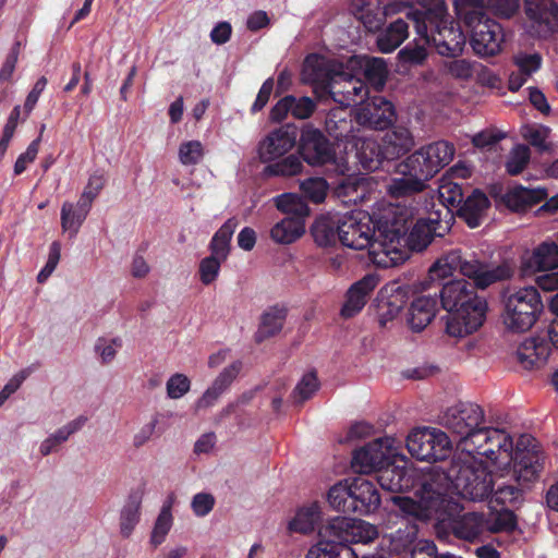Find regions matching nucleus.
<instances>
[{
    "mask_svg": "<svg viewBox=\"0 0 558 558\" xmlns=\"http://www.w3.org/2000/svg\"><path fill=\"white\" fill-rule=\"evenodd\" d=\"M484 411L472 402H459L444 413L441 424L458 438V449L445 472L433 466L417 490L420 501L396 498L402 511L426 517L444 506L446 493L469 500H483L494 492L497 502L513 504L521 487L533 482L544 463L539 445L521 435L513 450L512 438L499 428L484 427Z\"/></svg>",
    "mask_w": 558,
    "mask_h": 558,
    "instance_id": "f257e3e1",
    "label": "nucleus"
},
{
    "mask_svg": "<svg viewBox=\"0 0 558 558\" xmlns=\"http://www.w3.org/2000/svg\"><path fill=\"white\" fill-rule=\"evenodd\" d=\"M440 298L447 312L445 331L449 337L463 339L481 329L487 303L476 294L474 284L464 279L450 281L442 287Z\"/></svg>",
    "mask_w": 558,
    "mask_h": 558,
    "instance_id": "f03ea898",
    "label": "nucleus"
},
{
    "mask_svg": "<svg viewBox=\"0 0 558 558\" xmlns=\"http://www.w3.org/2000/svg\"><path fill=\"white\" fill-rule=\"evenodd\" d=\"M454 153V146L446 141L421 147L397 165L396 177L387 183L388 193L400 197L422 191L425 182L453 159Z\"/></svg>",
    "mask_w": 558,
    "mask_h": 558,
    "instance_id": "7ed1b4c3",
    "label": "nucleus"
},
{
    "mask_svg": "<svg viewBox=\"0 0 558 558\" xmlns=\"http://www.w3.org/2000/svg\"><path fill=\"white\" fill-rule=\"evenodd\" d=\"M411 214L400 204H387L377 214V227L368 247L369 259L381 268L395 267L409 257L405 234Z\"/></svg>",
    "mask_w": 558,
    "mask_h": 558,
    "instance_id": "20e7f679",
    "label": "nucleus"
},
{
    "mask_svg": "<svg viewBox=\"0 0 558 558\" xmlns=\"http://www.w3.org/2000/svg\"><path fill=\"white\" fill-rule=\"evenodd\" d=\"M408 17L415 23L417 36L424 43L433 44L441 56H457L462 52L465 36L453 21L449 20L442 0H435V8L428 12L414 11Z\"/></svg>",
    "mask_w": 558,
    "mask_h": 558,
    "instance_id": "39448f33",
    "label": "nucleus"
},
{
    "mask_svg": "<svg viewBox=\"0 0 558 558\" xmlns=\"http://www.w3.org/2000/svg\"><path fill=\"white\" fill-rule=\"evenodd\" d=\"M484 0H456L458 19L470 31V44L475 54L486 58L501 51L504 32L499 23L485 15Z\"/></svg>",
    "mask_w": 558,
    "mask_h": 558,
    "instance_id": "423d86ee",
    "label": "nucleus"
},
{
    "mask_svg": "<svg viewBox=\"0 0 558 558\" xmlns=\"http://www.w3.org/2000/svg\"><path fill=\"white\" fill-rule=\"evenodd\" d=\"M458 269L463 276L473 279L474 284L482 289L511 276V269L506 264L492 266L475 259L463 260L460 253L453 251L435 262L429 268L428 278L430 281H440Z\"/></svg>",
    "mask_w": 558,
    "mask_h": 558,
    "instance_id": "0eeeda50",
    "label": "nucleus"
},
{
    "mask_svg": "<svg viewBox=\"0 0 558 558\" xmlns=\"http://www.w3.org/2000/svg\"><path fill=\"white\" fill-rule=\"evenodd\" d=\"M430 468L432 466L427 468L426 471L420 476L418 483L416 486L414 483L415 471L409 466L408 459L405 457L399 454L398 458L392 459L389 463H387L378 472L377 482L383 489L393 492V493L402 492V490H407V489L415 487L414 498L409 497V499L415 500L417 502V501H420V497L417 496L416 493L421 488L422 481H423L424 476L428 473ZM451 494H454V490L452 488H450L444 496L445 497L444 506L439 509H435L426 517H417L415 514L402 511L401 508L399 507V505L396 502V498H398L399 496L392 497L391 500L403 515L411 517L414 519L426 520V519H429L434 514H438V513L444 514L448 511L449 497ZM400 497L408 498V496H400Z\"/></svg>",
    "mask_w": 558,
    "mask_h": 558,
    "instance_id": "6e6552de",
    "label": "nucleus"
},
{
    "mask_svg": "<svg viewBox=\"0 0 558 558\" xmlns=\"http://www.w3.org/2000/svg\"><path fill=\"white\" fill-rule=\"evenodd\" d=\"M350 123L351 121L341 117L340 110H336L328 116L326 126L335 138L353 142L351 150L348 151V159L354 158L363 169L368 171L378 169L385 158L384 149L374 140L353 134Z\"/></svg>",
    "mask_w": 558,
    "mask_h": 558,
    "instance_id": "1a4fd4ad",
    "label": "nucleus"
},
{
    "mask_svg": "<svg viewBox=\"0 0 558 558\" xmlns=\"http://www.w3.org/2000/svg\"><path fill=\"white\" fill-rule=\"evenodd\" d=\"M544 308L541 295L535 287L519 288L505 299L502 323L513 332L530 330Z\"/></svg>",
    "mask_w": 558,
    "mask_h": 558,
    "instance_id": "9d476101",
    "label": "nucleus"
},
{
    "mask_svg": "<svg viewBox=\"0 0 558 558\" xmlns=\"http://www.w3.org/2000/svg\"><path fill=\"white\" fill-rule=\"evenodd\" d=\"M410 454L422 461L445 459L451 452V441L448 435L433 427L412 429L405 440Z\"/></svg>",
    "mask_w": 558,
    "mask_h": 558,
    "instance_id": "9b49d317",
    "label": "nucleus"
},
{
    "mask_svg": "<svg viewBox=\"0 0 558 558\" xmlns=\"http://www.w3.org/2000/svg\"><path fill=\"white\" fill-rule=\"evenodd\" d=\"M401 442L392 437H383L357 449L352 459V468L362 474L379 472L392 459L399 457Z\"/></svg>",
    "mask_w": 558,
    "mask_h": 558,
    "instance_id": "f8f14e48",
    "label": "nucleus"
},
{
    "mask_svg": "<svg viewBox=\"0 0 558 558\" xmlns=\"http://www.w3.org/2000/svg\"><path fill=\"white\" fill-rule=\"evenodd\" d=\"M374 231L372 217L365 211L354 210L341 216L338 239L347 247L364 250L371 244Z\"/></svg>",
    "mask_w": 558,
    "mask_h": 558,
    "instance_id": "ddd939ff",
    "label": "nucleus"
},
{
    "mask_svg": "<svg viewBox=\"0 0 558 558\" xmlns=\"http://www.w3.org/2000/svg\"><path fill=\"white\" fill-rule=\"evenodd\" d=\"M317 542L308 549L305 558H386L380 550L360 557L351 546L338 541L330 520L317 531Z\"/></svg>",
    "mask_w": 558,
    "mask_h": 558,
    "instance_id": "4468645a",
    "label": "nucleus"
},
{
    "mask_svg": "<svg viewBox=\"0 0 558 558\" xmlns=\"http://www.w3.org/2000/svg\"><path fill=\"white\" fill-rule=\"evenodd\" d=\"M368 94V89L359 73L349 71L347 63L337 71L328 95L341 106L349 107L361 104Z\"/></svg>",
    "mask_w": 558,
    "mask_h": 558,
    "instance_id": "2eb2a0df",
    "label": "nucleus"
},
{
    "mask_svg": "<svg viewBox=\"0 0 558 558\" xmlns=\"http://www.w3.org/2000/svg\"><path fill=\"white\" fill-rule=\"evenodd\" d=\"M341 68V63L329 60L323 56H308L303 65L302 80L313 85L314 93L318 97H324L330 89L337 71Z\"/></svg>",
    "mask_w": 558,
    "mask_h": 558,
    "instance_id": "dca6fc26",
    "label": "nucleus"
},
{
    "mask_svg": "<svg viewBox=\"0 0 558 558\" xmlns=\"http://www.w3.org/2000/svg\"><path fill=\"white\" fill-rule=\"evenodd\" d=\"M439 310L438 293L413 294L404 314L405 324L413 332L423 331L436 317Z\"/></svg>",
    "mask_w": 558,
    "mask_h": 558,
    "instance_id": "f3484780",
    "label": "nucleus"
},
{
    "mask_svg": "<svg viewBox=\"0 0 558 558\" xmlns=\"http://www.w3.org/2000/svg\"><path fill=\"white\" fill-rule=\"evenodd\" d=\"M331 529L337 532L338 541L343 545H367L374 542L378 535L376 525L360 519L337 517L330 519Z\"/></svg>",
    "mask_w": 558,
    "mask_h": 558,
    "instance_id": "a211bd4d",
    "label": "nucleus"
},
{
    "mask_svg": "<svg viewBox=\"0 0 558 558\" xmlns=\"http://www.w3.org/2000/svg\"><path fill=\"white\" fill-rule=\"evenodd\" d=\"M300 154L311 166H323L335 160V151L324 134L313 126H305L300 138Z\"/></svg>",
    "mask_w": 558,
    "mask_h": 558,
    "instance_id": "6ab92c4d",
    "label": "nucleus"
},
{
    "mask_svg": "<svg viewBox=\"0 0 558 558\" xmlns=\"http://www.w3.org/2000/svg\"><path fill=\"white\" fill-rule=\"evenodd\" d=\"M525 13L536 36L545 38L558 32V5L553 0H525Z\"/></svg>",
    "mask_w": 558,
    "mask_h": 558,
    "instance_id": "aec40b11",
    "label": "nucleus"
},
{
    "mask_svg": "<svg viewBox=\"0 0 558 558\" xmlns=\"http://www.w3.org/2000/svg\"><path fill=\"white\" fill-rule=\"evenodd\" d=\"M393 120L395 109L392 104L380 96L373 97L355 111L357 124L369 129H387L392 124Z\"/></svg>",
    "mask_w": 558,
    "mask_h": 558,
    "instance_id": "412c9836",
    "label": "nucleus"
},
{
    "mask_svg": "<svg viewBox=\"0 0 558 558\" xmlns=\"http://www.w3.org/2000/svg\"><path fill=\"white\" fill-rule=\"evenodd\" d=\"M408 288L398 283H389L380 290L381 301L378 306V324L383 328H389L399 317L407 303Z\"/></svg>",
    "mask_w": 558,
    "mask_h": 558,
    "instance_id": "4be33fe9",
    "label": "nucleus"
},
{
    "mask_svg": "<svg viewBox=\"0 0 558 558\" xmlns=\"http://www.w3.org/2000/svg\"><path fill=\"white\" fill-rule=\"evenodd\" d=\"M296 143V132L281 126L270 132L259 144L258 154L264 162L277 160L288 154Z\"/></svg>",
    "mask_w": 558,
    "mask_h": 558,
    "instance_id": "5701e85b",
    "label": "nucleus"
},
{
    "mask_svg": "<svg viewBox=\"0 0 558 558\" xmlns=\"http://www.w3.org/2000/svg\"><path fill=\"white\" fill-rule=\"evenodd\" d=\"M379 278L368 274L354 282L345 293V301L340 310L342 318H352L357 315L366 305L372 292L377 288Z\"/></svg>",
    "mask_w": 558,
    "mask_h": 558,
    "instance_id": "b1692460",
    "label": "nucleus"
},
{
    "mask_svg": "<svg viewBox=\"0 0 558 558\" xmlns=\"http://www.w3.org/2000/svg\"><path fill=\"white\" fill-rule=\"evenodd\" d=\"M449 228V220L442 221L439 214H430L428 218H420L413 226L407 239L409 252L422 251L432 241L434 235L441 236Z\"/></svg>",
    "mask_w": 558,
    "mask_h": 558,
    "instance_id": "393cba45",
    "label": "nucleus"
},
{
    "mask_svg": "<svg viewBox=\"0 0 558 558\" xmlns=\"http://www.w3.org/2000/svg\"><path fill=\"white\" fill-rule=\"evenodd\" d=\"M347 69L364 76L374 87L381 88L388 70L384 59L367 56H353L347 61Z\"/></svg>",
    "mask_w": 558,
    "mask_h": 558,
    "instance_id": "a878e982",
    "label": "nucleus"
},
{
    "mask_svg": "<svg viewBox=\"0 0 558 558\" xmlns=\"http://www.w3.org/2000/svg\"><path fill=\"white\" fill-rule=\"evenodd\" d=\"M417 525L408 523L404 527H399L396 532L385 535L374 553L380 550L385 557L392 555L400 556L407 551L410 553L415 542H417Z\"/></svg>",
    "mask_w": 558,
    "mask_h": 558,
    "instance_id": "bb28decb",
    "label": "nucleus"
},
{
    "mask_svg": "<svg viewBox=\"0 0 558 558\" xmlns=\"http://www.w3.org/2000/svg\"><path fill=\"white\" fill-rule=\"evenodd\" d=\"M323 514V508L318 501L306 502L295 510L294 515L287 523V530L290 534L310 535L322 523Z\"/></svg>",
    "mask_w": 558,
    "mask_h": 558,
    "instance_id": "cd10ccee",
    "label": "nucleus"
},
{
    "mask_svg": "<svg viewBox=\"0 0 558 558\" xmlns=\"http://www.w3.org/2000/svg\"><path fill=\"white\" fill-rule=\"evenodd\" d=\"M549 353L550 349L543 339L531 337L519 344L515 357L523 368L534 369L545 365Z\"/></svg>",
    "mask_w": 558,
    "mask_h": 558,
    "instance_id": "c85d7f7f",
    "label": "nucleus"
},
{
    "mask_svg": "<svg viewBox=\"0 0 558 558\" xmlns=\"http://www.w3.org/2000/svg\"><path fill=\"white\" fill-rule=\"evenodd\" d=\"M350 490L355 501V512L369 514L380 505V496L373 482L364 477L349 480Z\"/></svg>",
    "mask_w": 558,
    "mask_h": 558,
    "instance_id": "c756f323",
    "label": "nucleus"
},
{
    "mask_svg": "<svg viewBox=\"0 0 558 558\" xmlns=\"http://www.w3.org/2000/svg\"><path fill=\"white\" fill-rule=\"evenodd\" d=\"M445 72L453 78L468 81L474 74L478 75V80L487 85L494 86L496 77L487 71L482 64L466 60L454 59L444 63Z\"/></svg>",
    "mask_w": 558,
    "mask_h": 558,
    "instance_id": "7c9ffc66",
    "label": "nucleus"
},
{
    "mask_svg": "<svg viewBox=\"0 0 558 558\" xmlns=\"http://www.w3.org/2000/svg\"><path fill=\"white\" fill-rule=\"evenodd\" d=\"M525 269L547 271L558 268V244L545 241L536 246L532 254L523 259Z\"/></svg>",
    "mask_w": 558,
    "mask_h": 558,
    "instance_id": "2f4dec72",
    "label": "nucleus"
},
{
    "mask_svg": "<svg viewBox=\"0 0 558 558\" xmlns=\"http://www.w3.org/2000/svg\"><path fill=\"white\" fill-rule=\"evenodd\" d=\"M144 493L145 488L141 486L132 489L128 496L120 513V532L123 537H129L140 522V511Z\"/></svg>",
    "mask_w": 558,
    "mask_h": 558,
    "instance_id": "473e14b6",
    "label": "nucleus"
},
{
    "mask_svg": "<svg viewBox=\"0 0 558 558\" xmlns=\"http://www.w3.org/2000/svg\"><path fill=\"white\" fill-rule=\"evenodd\" d=\"M236 228V221L229 219L215 234L211 241V280L218 274V264L225 260L229 253L231 236Z\"/></svg>",
    "mask_w": 558,
    "mask_h": 558,
    "instance_id": "72a5a7b5",
    "label": "nucleus"
},
{
    "mask_svg": "<svg viewBox=\"0 0 558 558\" xmlns=\"http://www.w3.org/2000/svg\"><path fill=\"white\" fill-rule=\"evenodd\" d=\"M341 216L338 214L322 215L314 221L311 232L317 245L326 247L336 243Z\"/></svg>",
    "mask_w": 558,
    "mask_h": 558,
    "instance_id": "f704fd0d",
    "label": "nucleus"
},
{
    "mask_svg": "<svg viewBox=\"0 0 558 558\" xmlns=\"http://www.w3.org/2000/svg\"><path fill=\"white\" fill-rule=\"evenodd\" d=\"M286 316V310L281 307L275 306L265 311L254 335L255 342L262 343L276 336L282 329Z\"/></svg>",
    "mask_w": 558,
    "mask_h": 558,
    "instance_id": "c9c22d12",
    "label": "nucleus"
},
{
    "mask_svg": "<svg viewBox=\"0 0 558 558\" xmlns=\"http://www.w3.org/2000/svg\"><path fill=\"white\" fill-rule=\"evenodd\" d=\"M453 533L457 537L473 542L487 530V521L483 515L470 512L463 514L453 523Z\"/></svg>",
    "mask_w": 558,
    "mask_h": 558,
    "instance_id": "e433bc0d",
    "label": "nucleus"
},
{
    "mask_svg": "<svg viewBox=\"0 0 558 558\" xmlns=\"http://www.w3.org/2000/svg\"><path fill=\"white\" fill-rule=\"evenodd\" d=\"M546 196V192L542 189H527L520 185L509 190L505 194L504 201L510 209L522 210L527 206L542 202Z\"/></svg>",
    "mask_w": 558,
    "mask_h": 558,
    "instance_id": "4c0bfd02",
    "label": "nucleus"
},
{
    "mask_svg": "<svg viewBox=\"0 0 558 558\" xmlns=\"http://www.w3.org/2000/svg\"><path fill=\"white\" fill-rule=\"evenodd\" d=\"M305 233V221L302 218H283L270 230V238L278 244H291Z\"/></svg>",
    "mask_w": 558,
    "mask_h": 558,
    "instance_id": "58836bf2",
    "label": "nucleus"
},
{
    "mask_svg": "<svg viewBox=\"0 0 558 558\" xmlns=\"http://www.w3.org/2000/svg\"><path fill=\"white\" fill-rule=\"evenodd\" d=\"M462 202L463 204L460 207L461 217L465 220L469 227H478L481 225L482 217L489 205L487 196L480 191H474L465 201Z\"/></svg>",
    "mask_w": 558,
    "mask_h": 558,
    "instance_id": "ea45409f",
    "label": "nucleus"
},
{
    "mask_svg": "<svg viewBox=\"0 0 558 558\" xmlns=\"http://www.w3.org/2000/svg\"><path fill=\"white\" fill-rule=\"evenodd\" d=\"M414 144L411 132L405 128H395L386 133L384 137L383 149L385 159H393L408 151Z\"/></svg>",
    "mask_w": 558,
    "mask_h": 558,
    "instance_id": "a19ab883",
    "label": "nucleus"
},
{
    "mask_svg": "<svg viewBox=\"0 0 558 558\" xmlns=\"http://www.w3.org/2000/svg\"><path fill=\"white\" fill-rule=\"evenodd\" d=\"M408 24L398 19L385 28L377 38V46L381 52L389 53L397 49L409 36Z\"/></svg>",
    "mask_w": 558,
    "mask_h": 558,
    "instance_id": "79ce46f5",
    "label": "nucleus"
},
{
    "mask_svg": "<svg viewBox=\"0 0 558 558\" xmlns=\"http://www.w3.org/2000/svg\"><path fill=\"white\" fill-rule=\"evenodd\" d=\"M367 192V179L363 177H349L336 190L337 196L345 204L363 202Z\"/></svg>",
    "mask_w": 558,
    "mask_h": 558,
    "instance_id": "37998d69",
    "label": "nucleus"
},
{
    "mask_svg": "<svg viewBox=\"0 0 558 558\" xmlns=\"http://www.w3.org/2000/svg\"><path fill=\"white\" fill-rule=\"evenodd\" d=\"M330 507L337 511H353L356 506L350 490L349 480H343L331 486L327 494Z\"/></svg>",
    "mask_w": 558,
    "mask_h": 558,
    "instance_id": "c03bdc74",
    "label": "nucleus"
},
{
    "mask_svg": "<svg viewBox=\"0 0 558 558\" xmlns=\"http://www.w3.org/2000/svg\"><path fill=\"white\" fill-rule=\"evenodd\" d=\"M275 206L281 213L289 215V218H305L310 216V208L306 202L294 193H284L274 198Z\"/></svg>",
    "mask_w": 558,
    "mask_h": 558,
    "instance_id": "a18cd8bd",
    "label": "nucleus"
},
{
    "mask_svg": "<svg viewBox=\"0 0 558 558\" xmlns=\"http://www.w3.org/2000/svg\"><path fill=\"white\" fill-rule=\"evenodd\" d=\"M242 369L240 361H232L228 366L223 367L216 376L211 386V398L223 393L234 381Z\"/></svg>",
    "mask_w": 558,
    "mask_h": 558,
    "instance_id": "49530a36",
    "label": "nucleus"
},
{
    "mask_svg": "<svg viewBox=\"0 0 558 558\" xmlns=\"http://www.w3.org/2000/svg\"><path fill=\"white\" fill-rule=\"evenodd\" d=\"M303 169V163L295 155H290L280 161L268 165L264 173L269 177L281 175L292 177L299 174Z\"/></svg>",
    "mask_w": 558,
    "mask_h": 558,
    "instance_id": "de8ad7c7",
    "label": "nucleus"
},
{
    "mask_svg": "<svg viewBox=\"0 0 558 558\" xmlns=\"http://www.w3.org/2000/svg\"><path fill=\"white\" fill-rule=\"evenodd\" d=\"M530 148L525 145H515L509 153L506 169L511 175L519 174L524 170L530 161Z\"/></svg>",
    "mask_w": 558,
    "mask_h": 558,
    "instance_id": "09e8293b",
    "label": "nucleus"
},
{
    "mask_svg": "<svg viewBox=\"0 0 558 558\" xmlns=\"http://www.w3.org/2000/svg\"><path fill=\"white\" fill-rule=\"evenodd\" d=\"M87 214L74 208V205L70 202H65L61 208V226L65 231H73L77 233L78 228L86 219Z\"/></svg>",
    "mask_w": 558,
    "mask_h": 558,
    "instance_id": "8fccbe9b",
    "label": "nucleus"
},
{
    "mask_svg": "<svg viewBox=\"0 0 558 558\" xmlns=\"http://www.w3.org/2000/svg\"><path fill=\"white\" fill-rule=\"evenodd\" d=\"M172 526V514L169 512V506L162 507L161 511L155 522L151 536H150V543L154 547H157L161 545L167 534L169 533L170 529Z\"/></svg>",
    "mask_w": 558,
    "mask_h": 558,
    "instance_id": "3c124183",
    "label": "nucleus"
},
{
    "mask_svg": "<svg viewBox=\"0 0 558 558\" xmlns=\"http://www.w3.org/2000/svg\"><path fill=\"white\" fill-rule=\"evenodd\" d=\"M301 191L313 203H322L328 192V183L323 178H310L300 183Z\"/></svg>",
    "mask_w": 558,
    "mask_h": 558,
    "instance_id": "603ef678",
    "label": "nucleus"
},
{
    "mask_svg": "<svg viewBox=\"0 0 558 558\" xmlns=\"http://www.w3.org/2000/svg\"><path fill=\"white\" fill-rule=\"evenodd\" d=\"M319 383L315 373L310 372L306 373L299 384L296 385L293 391V399L298 403H303L313 397V395L318 390Z\"/></svg>",
    "mask_w": 558,
    "mask_h": 558,
    "instance_id": "864d4df0",
    "label": "nucleus"
},
{
    "mask_svg": "<svg viewBox=\"0 0 558 558\" xmlns=\"http://www.w3.org/2000/svg\"><path fill=\"white\" fill-rule=\"evenodd\" d=\"M203 156L204 148L198 141L184 142L179 147V159L185 166L197 163Z\"/></svg>",
    "mask_w": 558,
    "mask_h": 558,
    "instance_id": "5fc2aeb1",
    "label": "nucleus"
},
{
    "mask_svg": "<svg viewBox=\"0 0 558 558\" xmlns=\"http://www.w3.org/2000/svg\"><path fill=\"white\" fill-rule=\"evenodd\" d=\"M116 347H122V340L120 338H113L108 341L106 338H98L95 343V351L100 355L102 364H109L116 357Z\"/></svg>",
    "mask_w": 558,
    "mask_h": 558,
    "instance_id": "6e6d98bb",
    "label": "nucleus"
},
{
    "mask_svg": "<svg viewBox=\"0 0 558 558\" xmlns=\"http://www.w3.org/2000/svg\"><path fill=\"white\" fill-rule=\"evenodd\" d=\"M429 44L424 43L421 36L416 39V44L414 47H405L404 49L400 50L399 57L404 62H410L414 64L422 63L427 56L426 46Z\"/></svg>",
    "mask_w": 558,
    "mask_h": 558,
    "instance_id": "4d7b16f0",
    "label": "nucleus"
},
{
    "mask_svg": "<svg viewBox=\"0 0 558 558\" xmlns=\"http://www.w3.org/2000/svg\"><path fill=\"white\" fill-rule=\"evenodd\" d=\"M61 256V246L59 242H52L49 248L48 259L45 266L37 275V281L44 283L57 268Z\"/></svg>",
    "mask_w": 558,
    "mask_h": 558,
    "instance_id": "13d9d810",
    "label": "nucleus"
},
{
    "mask_svg": "<svg viewBox=\"0 0 558 558\" xmlns=\"http://www.w3.org/2000/svg\"><path fill=\"white\" fill-rule=\"evenodd\" d=\"M191 381L184 374H173L167 381V393L171 399H179L190 390Z\"/></svg>",
    "mask_w": 558,
    "mask_h": 558,
    "instance_id": "bf43d9fd",
    "label": "nucleus"
},
{
    "mask_svg": "<svg viewBox=\"0 0 558 558\" xmlns=\"http://www.w3.org/2000/svg\"><path fill=\"white\" fill-rule=\"evenodd\" d=\"M438 192L444 204L456 206L463 201L462 189L457 183L442 181Z\"/></svg>",
    "mask_w": 558,
    "mask_h": 558,
    "instance_id": "052dcab7",
    "label": "nucleus"
},
{
    "mask_svg": "<svg viewBox=\"0 0 558 558\" xmlns=\"http://www.w3.org/2000/svg\"><path fill=\"white\" fill-rule=\"evenodd\" d=\"M514 63L525 75L536 72L542 64V58L538 53L520 52L514 57Z\"/></svg>",
    "mask_w": 558,
    "mask_h": 558,
    "instance_id": "680f3d73",
    "label": "nucleus"
},
{
    "mask_svg": "<svg viewBox=\"0 0 558 558\" xmlns=\"http://www.w3.org/2000/svg\"><path fill=\"white\" fill-rule=\"evenodd\" d=\"M39 143H40V136L34 140L28 147L26 148V151L21 154L15 163H14V174L20 175L22 174L26 168L27 165L33 162L36 159V156L39 150Z\"/></svg>",
    "mask_w": 558,
    "mask_h": 558,
    "instance_id": "e2e57ef3",
    "label": "nucleus"
},
{
    "mask_svg": "<svg viewBox=\"0 0 558 558\" xmlns=\"http://www.w3.org/2000/svg\"><path fill=\"white\" fill-rule=\"evenodd\" d=\"M488 5L496 15L511 17L517 13L520 0H488Z\"/></svg>",
    "mask_w": 558,
    "mask_h": 558,
    "instance_id": "0e129e2a",
    "label": "nucleus"
},
{
    "mask_svg": "<svg viewBox=\"0 0 558 558\" xmlns=\"http://www.w3.org/2000/svg\"><path fill=\"white\" fill-rule=\"evenodd\" d=\"M315 109V102L310 97L296 98L293 96L291 104V116L296 119L308 118Z\"/></svg>",
    "mask_w": 558,
    "mask_h": 558,
    "instance_id": "69168bd1",
    "label": "nucleus"
},
{
    "mask_svg": "<svg viewBox=\"0 0 558 558\" xmlns=\"http://www.w3.org/2000/svg\"><path fill=\"white\" fill-rule=\"evenodd\" d=\"M405 558H437V549L433 542L418 539Z\"/></svg>",
    "mask_w": 558,
    "mask_h": 558,
    "instance_id": "338daca9",
    "label": "nucleus"
},
{
    "mask_svg": "<svg viewBox=\"0 0 558 558\" xmlns=\"http://www.w3.org/2000/svg\"><path fill=\"white\" fill-rule=\"evenodd\" d=\"M47 85V78L45 76H41L37 80V82L34 84L32 90L28 93L25 104H24V112L25 116L28 117L29 113L35 108L41 93L46 88Z\"/></svg>",
    "mask_w": 558,
    "mask_h": 558,
    "instance_id": "774afa93",
    "label": "nucleus"
}]
</instances>
